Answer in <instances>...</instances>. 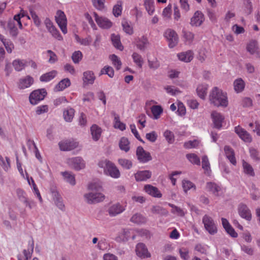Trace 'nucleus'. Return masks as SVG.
<instances>
[{"label":"nucleus","mask_w":260,"mask_h":260,"mask_svg":"<svg viewBox=\"0 0 260 260\" xmlns=\"http://www.w3.org/2000/svg\"><path fill=\"white\" fill-rule=\"evenodd\" d=\"M88 189L92 191L84 196L87 203L95 204L103 202L105 200V195L100 192L103 190L101 182L98 181L90 183L88 185Z\"/></svg>","instance_id":"nucleus-1"},{"label":"nucleus","mask_w":260,"mask_h":260,"mask_svg":"<svg viewBox=\"0 0 260 260\" xmlns=\"http://www.w3.org/2000/svg\"><path fill=\"white\" fill-rule=\"evenodd\" d=\"M209 100L211 103L216 107H226L228 106L226 93L217 87H214L211 90Z\"/></svg>","instance_id":"nucleus-2"},{"label":"nucleus","mask_w":260,"mask_h":260,"mask_svg":"<svg viewBox=\"0 0 260 260\" xmlns=\"http://www.w3.org/2000/svg\"><path fill=\"white\" fill-rule=\"evenodd\" d=\"M98 165L100 167L104 168V172L106 175L114 178H118L120 177V173L119 170L110 160L106 159L101 160Z\"/></svg>","instance_id":"nucleus-3"},{"label":"nucleus","mask_w":260,"mask_h":260,"mask_svg":"<svg viewBox=\"0 0 260 260\" xmlns=\"http://www.w3.org/2000/svg\"><path fill=\"white\" fill-rule=\"evenodd\" d=\"M47 95L46 90L43 88L33 91L29 95V100L31 105L38 104L43 100Z\"/></svg>","instance_id":"nucleus-4"},{"label":"nucleus","mask_w":260,"mask_h":260,"mask_svg":"<svg viewBox=\"0 0 260 260\" xmlns=\"http://www.w3.org/2000/svg\"><path fill=\"white\" fill-rule=\"evenodd\" d=\"M169 43V47L172 48L176 46L179 42V38L176 32L171 28L167 29L164 35Z\"/></svg>","instance_id":"nucleus-5"},{"label":"nucleus","mask_w":260,"mask_h":260,"mask_svg":"<svg viewBox=\"0 0 260 260\" xmlns=\"http://www.w3.org/2000/svg\"><path fill=\"white\" fill-rule=\"evenodd\" d=\"M205 229L211 235H214L217 232L216 225L212 218L208 215H205L202 219Z\"/></svg>","instance_id":"nucleus-6"},{"label":"nucleus","mask_w":260,"mask_h":260,"mask_svg":"<svg viewBox=\"0 0 260 260\" xmlns=\"http://www.w3.org/2000/svg\"><path fill=\"white\" fill-rule=\"evenodd\" d=\"M55 20L62 32L66 34L67 33V19L64 13L61 11L58 10L55 16Z\"/></svg>","instance_id":"nucleus-7"},{"label":"nucleus","mask_w":260,"mask_h":260,"mask_svg":"<svg viewBox=\"0 0 260 260\" xmlns=\"http://www.w3.org/2000/svg\"><path fill=\"white\" fill-rule=\"evenodd\" d=\"M67 163L70 167L78 171L84 169L85 167V162L81 157L68 158Z\"/></svg>","instance_id":"nucleus-8"},{"label":"nucleus","mask_w":260,"mask_h":260,"mask_svg":"<svg viewBox=\"0 0 260 260\" xmlns=\"http://www.w3.org/2000/svg\"><path fill=\"white\" fill-rule=\"evenodd\" d=\"M238 212L241 218L247 221H250L251 220V212L246 205L243 203L240 204L238 207Z\"/></svg>","instance_id":"nucleus-9"},{"label":"nucleus","mask_w":260,"mask_h":260,"mask_svg":"<svg viewBox=\"0 0 260 260\" xmlns=\"http://www.w3.org/2000/svg\"><path fill=\"white\" fill-rule=\"evenodd\" d=\"M93 15L95 21L99 27L104 29H108L112 27V22L108 18L103 17H99L95 12L93 13Z\"/></svg>","instance_id":"nucleus-10"},{"label":"nucleus","mask_w":260,"mask_h":260,"mask_svg":"<svg viewBox=\"0 0 260 260\" xmlns=\"http://www.w3.org/2000/svg\"><path fill=\"white\" fill-rule=\"evenodd\" d=\"M136 154L139 161L143 163L147 162L152 159L150 153L144 150L141 146H139L137 148Z\"/></svg>","instance_id":"nucleus-11"},{"label":"nucleus","mask_w":260,"mask_h":260,"mask_svg":"<svg viewBox=\"0 0 260 260\" xmlns=\"http://www.w3.org/2000/svg\"><path fill=\"white\" fill-rule=\"evenodd\" d=\"M58 145L61 150L70 151L77 147L78 143L73 140H66L60 142Z\"/></svg>","instance_id":"nucleus-12"},{"label":"nucleus","mask_w":260,"mask_h":260,"mask_svg":"<svg viewBox=\"0 0 260 260\" xmlns=\"http://www.w3.org/2000/svg\"><path fill=\"white\" fill-rule=\"evenodd\" d=\"M235 132L243 141L246 143H250L252 141V137L241 126L238 125L235 127Z\"/></svg>","instance_id":"nucleus-13"},{"label":"nucleus","mask_w":260,"mask_h":260,"mask_svg":"<svg viewBox=\"0 0 260 260\" xmlns=\"http://www.w3.org/2000/svg\"><path fill=\"white\" fill-rule=\"evenodd\" d=\"M125 207L121 205L119 203L111 205L108 209L107 212L111 217H114L122 213L125 210Z\"/></svg>","instance_id":"nucleus-14"},{"label":"nucleus","mask_w":260,"mask_h":260,"mask_svg":"<svg viewBox=\"0 0 260 260\" xmlns=\"http://www.w3.org/2000/svg\"><path fill=\"white\" fill-rule=\"evenodd\" d=\"M137 255L141 258H148L151 256L147 247L143 243H138L136 248Z\"/></svg>","instance_id":"nucleus-15"},{"label":"nucleus","mask_w":260,"mask_h":260,"mask_svg":"<svg viewBox=\"0 0 260 260\" xmlns=\"http://www.w3.org/2000/svg\"><path fill=\"white\" fill-rule=\"evenodd\" d=\"M204 21V16L200 11H197L194 13L191 19L190 24L192 26H199Z\"/></svg>","instance_id":"nucleus-16"},{"label":"nucleus","mask_w":260,"mask_h":260,"mask_svg":"<svg viewBox=\"0 0 260 260\" xmlns=\"http://www.w3.org/2000/svg\"><path fill=\"white\" fill-rule=\"evenodd\" d=\"M214 127L220 129L222 126V123L224 120V117L220 113L213 111L211 114Z\"/></svg>","instance_id":"nucleus-17"},{"label":"nucleus","mask_w":260,"mask_h":260,"mask_svg":"<svg viewBox=\"0 0 260 260\" xmlns=\"http://www.w3.org/2000/svg\"><path fill=\"white\" fill-rule=\"evenodd\" d=\"M151 175L152 173L150 171H140L135 174V177L137 181H144L150 178Z\"/></svg>","instance_id":"nucleus-18"},{"label":"nucleus","mask_w":260,"mask_h":260,"mask_svg":"<svg viewBox=\"0 0 260 260\" xmlns=\"http://www.w3.org/2000/svg\"><path fill=\"white\" fill-rule=\"evenodd\" d=\"M224 150L226 158L232 164L235 166L237 164V161L233 149L229 146H225L224 148Z\"/></svg>","instance_id":"nucleus-19"},{"label":"nucleus","mask_w":260,"mask_h":260,"mask_svg":"<svg viewBox=\"0 0 260 260\" xmlns=\"http://www.w3.org/2000/svg\"><path fill=\"white\" fill-rule=\"evenodd\" d=\"M33 83V78L30 76H26L19 80V87L21 89H25L30 87Z\"/></svg>","instance_id":"nucleus-20"},{"label":"nucleus","mask_w":260,"mask_h":260,"mask_svg":"<svg viewBox=\"0 0 260 260\" xmlns=\"http://www.w3.org/2000/svg\"><path fill=\"white\" fill-rule=\"evenodd\" d=\"M177 56L180 60L189 62L193 58V53L191 50H188L178 53Z\"/></svg>","instance_id":"nucleus-21"},{"label":"nucleus","mask_w":260,"mask_h":260,"mask_svg":"<svg viewBox=\"0 0 260 260\" xmlns=\"http://www.w3.org/2000/svg\"><path fill=\"white\" fill-rule=\"evenodd\" d=\"M144 190L147 193L154 197H161V193L156 187L153 186L151 185H146L144 186Z\"/></svg>","instance_id":"nucleus-22"},{"label":"nucleus","mask_w":260,"mask_h":260,"mask_svg":"<svg viewBox=\"0 0 260 260\" xmlns=\"http://www.w3.org/2000/svg\"><path fill=\"white\" fill-rule=\"evenodd\" d=\"M90 132L92 139L95 141H98L102 133L101 128L96 124H93L90 127Z\"/></svg>","instance_id":"nucleus-23"},{"label":"nucleus","mask_w":260,"mask_h":260,"mask_svg":"<svg viewBox=\"0 0 260 260\" xmlns=\"http://www.w3.org/2000/svg\"><path fill=\"white\" fill-rule=\"evenodd\" d=\"M208 85L207 84H199L196 91L198 95L202 99H204L207 95Z\"/></svg>","instance_id":"nucleus-24"},{"label":"nucleus","mask_w":260,"mask_h":260,"mask_svg":"<svg viewBox=\"0 0 260 260\" xmlns=\"http://www.w3.org/2000/svg\"><path fill=\"white\" fill-rule=\"evenodd\" d=\"M71 85V81L69 78H64L61 80L55 87V91H60L63 90L66 88Z\"/></svg>","instance_id":"nucleus-25"},{"label":"nucleus","mask_w":260,"mask_h":260,"mask_svg":"<svg viewBox=\"0 0 260 260\" xmlns=\"http://www.w3.org/2000/svg\"><path fill=\"white\" fill-rule=\"evenodd\" d=\"M182 38L185 43L186 44H191L193 42L194 38V34L186 30H182Z\"/></svg>","instance_id":"nucleus-26"},{"label":"nucleus","mask_w":260,"mask_h":260,"mask_svg":"<svg viewBox=\"0 0 260 260\" xmlns=\"http://www.w3.org/2000/svg\"><path fill=\"white\" fill-rule=\"evenodd\" d=\"M206 188L208 191H211L215 196H218L219 192L221 191L220 186L214 182H207Z\"/></svg>","instance_id":"nucleus-27"},{"label":"nucleus","mask_w":260,"mask_h":260,"mask_svg":"<svg viewBox=\"0 0 260 260\" xmlns=\"http://www.w3.org/2000/svg\"><path fill=\"white\" fill-rule=\"evenodd\" d=\"M148 44V40L147 37L145 36H142L136 41V45L140 50H144Z\"/></svg>","instance_id":"nucleus-28"},{"label":"nucleus","mask_w":260,"mask_h":260,"mask_svg":"<svg viewBox=\"0 0 260 260\" xmlns=\"http://www.w3.org/2000/svg\"><path fill=\"white\" fill-rule=\"evenodd\" d=\"M57 74V71L53 70L41 75L40 80L41 82H47L54 79Z\"/></svg>","instance_id":"nucleus-29"},{"label":"nucleus","mask_w":260,"mask_h":260,"mask_svg":"<svg viewBox=\"0 0 260 260\" xmlns=\"http://www.w3.org/2000/svg\"><path fill=\"white\" fill-rule=\"evenodd\" d=\"M258 49V43L254 40L250 41L246 46L247 51L252 55L254 54Z\"/></svg>","instance_id":"nucleus-30"},{"label":"nucleus","mask_w":260,"mask_h":260,"mask_svg":"<svg viewBox=\"0 0 260 260\" xmlns=\"http://www.w3.org/2000/svg\"><path fill=\"white\" fill-rule=\"evenodd\" d=\"M242 167L243 172L245 174L251 177H254L255 176V173L251 165L244 160L242 161Z\"/></svg>","instance_id":"nucleus-31"},{"label":"nucleus","mask_w":260,"mask_h":260,"mask_svg":"<svg viewBox=\"0 0 260 260\" xmlns=\"http://www.w3.org/2000/svg\"><path fill=\"white\" fill-rule=\"evenodd\" d=\"M28 11L35 25L38 27H40L41 24V21L35 12L33 7H29L28 8Z\"/></svg>","instance_id":"nucleus-32"},{"label":"nucleus","mask_w":260,"mask_h":260,"mask_svg":"<svg viewBox=\"0 0 260 260\" xmlns=\"http://www.w3.org/2000/svg\"><path fill=\"white\" fill-rule=\"evenodd\" d=\"M95 80L94 74L91 71H86L83 73V80L86 84H92Z\"/></svg>","instance_id":"nucleus-33"},{"label":"nucleus","mask_w":260,"mask_h":260,"mask_svg":"<svg viewBox=\"0 0 260 260\" xmlns=\"http://www.w3.org/2000/svg\"><path fill=\"white\" fill-rule=\"evenodd\" d=\"M130 237V231L127 229H123L119 232L118 236L116 237V240L118 242L125 241Z\"/></svg>","instance_id":"nucleus-34"},{"label":"nucleus","mask_w":260,"mask_h":260,"mask_svg":"<svg viewBox=\"0 0 260 260\" xmlns=\"http://www.w3.org/2000/svg\"><path fill=\"white\" fill-rule=\"evenodd\" d=\"M146 217L140 214L136 213L133 215L131 218V221L138 224H142L146 222Z\"/></svg>","instance_id":"nucleus-35"},{"label":"nucleus","mask_w":260,"mask_h":260,"mask_svg":"<svg viewBox=\"0 0 260 260\" xmlns=\"http://www.w3.org/2000/svg\"><path fill=\"white\" fill-rule=\"evenodd\" d=\"M245 82L241 78H238L234 82V89L237 93L242 92L245 87Z\"/></svg>","instance_id":"nucleus-36"},{"label":"nucleus","mask_w":260,"mask_h":260,"mask_svg":"<svg viewBox=\"0 0 260 260\" xmlns=\"http://www.w3.org/2000/svg\"><path fill=\"white\" fill-rule=\"evenodd\" d=\"M151 111L152 113L153 119H158L163 112V109L159 105H154L151 107Z\"/></svg>","instance_id":"nucleus-37"},{"label":"nucleus","mask_w":260,"mask_h":260,"mask_svg":"<svg viewBox=\"0 0 260 260\" xmlns=\"http://www.w3.org/2000/svg\"><path fill=\"white\" fill-rule=\"evenodd\" d=\"M144 6L146 10L150 15H152L155 11L154 0H145Z\"/></svg>","instance_id":"nucleus-38"},{"label":"nucleus","mask_w":260,"mask_h":260,"mask_svg":"<svg viewBox=\"0 0 260 260\" xmlns=\"http://www.w3.org/2000/svg\"><path fill=\"white\" fill-rule=\"evenodd\" d=\"M54 201L57 207L62 211L64 210L65 206L62 202V199L61 196L58 192H54L53 195Z\"/></svg>","instance_id":"nucleus-39"},{"label":"nucleus","mask_w":260,"mask_h":260,"mask_svg":"<svg viewBox=\"0 0 260 260\" xmlns=\"http://www.w3.org/2000/svg\"><path fill=\"white\" fill-rule=\"evenodd\" d=\"M111 39L112 44L115 48L121 51L123 49V46L121 43L120 37L118 35L112 34Z\"/></svg>","instance_id":"nucleus-40"},{"label":"nucleus","mask_w":260,"mask_h":260,"mask_svg":"<svg viewBox=\"0 0 260 260\" xmlns=\"http://www.w3.org/2000/svg\"><path fill=\"white\" fill-rule=\"evenodd\" d=\"M0 40L3 42L8 53H11L14 49V45L12 42L5 39L2 35H0Z\"/></svg>","instance_id":"nucleus-41"},{"label":"nucleus","mask_w":260,"mask_h":260,"mask_svg":"<svg viewBox=\"0 0 260 260\" xmlns=\"http://www.w3.org/2000/svg\"><path fill=\"white\" fill-rule=\"evenodd\" d=\"M202 168L205 171V173L209 175L211 170L210 169V165L207 155H204L202 157Z\"/></svg>","instance_id":"nucleus-42"},{"label":"nucleus","mask_w":260,"mask_h":260,"mask_svg":"<svg viewBox=\"0 0 260 260\" xmlns=\"http://www.w3.org/2000/svg\"><path fill=\"white\" fill-rule=\"evenodd\" d=\"M123 3L121 1H118L117 4L113 8V14L116 17H118L121 15L122 10Z\"/></svg>","instance_id":"nucleus-43"},{"label":"nucleus","mask_w":260,"mask_h":260,"mask_svg":"<svg viewBox=\"0 0 260 260\" xmlns=\"http://www.w3.org/2000/svg\"><path fill=\"white\" fill-rule=\"evenodd\" d=\"M119 146L121 150L126 152H128L130 148L129 142L128 139L125 137L121 138L119 143Z\"/></svg>","instance_id":"nucleus-44"},{"label":"nucleus","mask_w":260,"mask_h":260,"mask_svg":"<svg viewBox=\"0 0 260 260\" xmlns=\"http://www.w3.org/2000/svg\"><path fill=\"white\" fill-rule=\"evenodd\" d=\"M0 166L5 171H8L11 168L10 160L9 158L8 157L4 158L0 155Z\"/></svg>","instance_id":"nucleus-45"},{"label":"nucleus","mask_w":260,"mask_h":260,"mask_svg":"<svg viewBox=\"0 0 260 260\" xmlns=\"http://www.w3.org/2000/svg\"><path fill=\"white\" fill-rule=\"evenodd\" d=\"M7 27L11 36L15 37L17 35L18 29L14 20H10L8 22Z\"/></svg>","instance_id":"nucleus-46"},{"label":"nucleus","mask_w":260,"mask_h":260,"mask_svg":"<svg viewBox=\"0 0 260 260\" xmlns=\"http://www.w3.org/2000/svg\"><path fill=\"white\" fill-rule=\"evenodd\" d=\"M75 38L76 41L81 45L89 46L92 42V39L90 36L85 38H81L78 35H75Z\"/></svg>","instance_id":"nucleus-47"},{"label":"nucleus","mask_w":260,"mask_h":260,"mask_svg":"<svg viewBox=\"0 0 260 260\" xmlns=\"http://www.w3.org/2000/svg\"><path fill=\"white\" fill-rule=\"evenodd\" d=\"M75 110L73 108H67L63 111L64 119L66 121L71 122L74 116Z\"/></svg>","instance_id":"nucleus-48"},{"label":"nucleus","mask_w":260,"mask_h":260,"mask_svg":"<svg viewBox=\"0 0 260 260\" xmlns=\"http://www.w3.org/2000/svg\"><path fill=\"white\" fill-rule=\"evenodd\" d=\"M26 61L20 59H16L13 62V66L17 71L22 70L26 66Z\"/></svg>","instance_id":"nucleus-49"},{"label":"nucleus","mask_w":260,"mask_h":260,"mask_svg":"<svg viewBox=\"0 0 260 260\" xmlns=\"http://www.w3.org/2000/svg\"><path fill=\"white\" fill-rule=\"evenodd\" d=\"M29 245L30 246V248H29L27 250L24 249L23 251L24 260H28L29 259H30L31 257L32 253L34 251V241L32 240L31 241H30L29 242Z\"/></svg>","instance_id":"nucleus-50"},{"label":"nucleus","mask_w":260,"mask_h":260,"mask_svg":"<svg viewBox=\"0 0 260 260\" xmlns=\"http://www.w3.org/2000/svg\"><path fill=\"white\" fill-rule=\"evenodd\" d=\"M186 156L191 164L198 166L200 165V159L197 154L194 153H189L187 154Z\"/></svg>","instance_id":"nucleus-51"},{"label":"nucleus","mask_w":260,"mask_h":260,"mask_svg":"<svg viewBox=\"0 0 260 260\" xmlns=\"http://www.w3.org/2000/svg\"><path fill=\"white\" fill-rule=\"evenodd\" d=\"M182 187L186 193L190 189L192 188L194 190L196 189V185L192 182L187 180L182 181Z\"/></svg>","instance_id":"nucleus-52"},{"label":"nucleus","mask_w":260,"mask_h":260,"mask_svg":"<svg viewBox=\"0 0 260 260\" xmlns=\"http://www.w3.org/2000/svg\"><path fill=\"white\" fill-rule=\"evenodd\" d=\"M62 175L64 177V179L70 183L71 185H74L76 183L75 176L71 172H64L62 173Z\"/></svg>","instance_id":"nucleus-53"},{"label":"nucleus","mask_w":260,"mask_h":260,"mask_svg":"<svg viewBox=\"0 0 260 260\" xmlns=\"http://www.w3.org/2000/svg\"><path fill=\"white\" fill-rule=\"evenodd\" d=\"M132 58L134 62L141 68L143 63V59L141 55L137 52H134L132 55Z\"/></svg>","instance_id":"nucleus-54"},{"label":"nucleus","mask_w":260,"mask_h":260,"mask_svg":"<svg viewBox=\"0 0 260 260\" xmlns=\"http://www.w3.org/2000/svg\"><path fill=\"white\" fill-rule=\"evenodd\" d=\"M249 152L251 158L255 161H258L260 160L259 155V152L257 149L253 147H250L249 149Z\"/></svg>","instance_id":"nucleus-55"},{"label":"nucleus","mask_w":260,"mask_h":260,"mask_svg":"<svg viewBox=\"0 0 260 260\" xmlns=\"http://www.w3.org/2000/svg\"><path fill=\"white\" fill-rule=\"evenodd\" d=\"M110 58L112 61L113 66L116 68L117 70L120 69L121 67V62L118 56L115 54L110 55Z\"/></svg>","instance_id":"nucleus-56"},{"label":"nucleus","mask_w":260,"mask_h":260,"mask_svg":"<svg viewBox=\"0 0 260 260\" xmlns=\"http://www.w3.org/2000/svg\"><path fill=\"white\" fill-rule=\"evenodd\" d=\"M168 205L172 208L171 210L172 213L177 214L180 216H183L185 214L183 210L180 208L171 203H169Z\"/></svg>","instance_id":"nucleus-57"},{"label":"nucleus","mask_w":260,"mask_h":260,"mask_svg":"<svg viewBox=\"0 0 260 260\" xmlns=\"http://www.w3.org/2000/svg\"><path fill=\"white\" fill-rule=\"evenodd\" d=\"M122 26L123 27V29L124 32L129 35H131L133 34V27L129 24V23L126 21L123 20L122 21Z\"/></svg>","instance_id":"nucleus-58"},{"label":"nucleus","mask_w":260,"mask_h":260,"mask_svg":"<svg viewBox=\"0 0 260 260\" xmlns=\"http://www.w3.org/2000/svg\"><path fill=\"white\" fill-rule=\"evenodd\" d=\"M101 74H107L110 78L113 77L114 71L113 69L110 66H105L101 71Z\"/></svg>","instance_id":"nucleus-59"},{"label":"nucleus","mask_w":260,"mask_h":260,"mask_svg":"<svg viewBox=\"0 0 260 260\" xmlns=\"http://www.w3.org/2000/svg\"><path fill=\"white\" fill-rule=\"evenodd\" d=\"M114 126L115 128H118L121 131L125 129L126 127L125 124L120 121V118L118 116H115Z\"/></svg>","instance_id":"nucleus-60"},{"label":"nucleus","mask_w":260,"mask_h":260,"mask_svg":"<svg viewBox=\"0 0 260 260\" xmlns=\"http://www.w3.org/2000/svg\"><path fill=\"white\" fill-rule=\"evenodd\" d=\"M200 142L197 140L189 141L184 144V147L186 149H191L197 148L199 145Z\"/></svg>","instance_id":"nucleus-61"},{"label":"nucleus","mask_w":260,"mask_h":260,"mask_svg":"<svg viewBox=\"0 0 260 260\" xmlns=\"http://www.w3.org/2000/svg\"><path fill=\"white\" fill-rule=\"evenodd\" d=\"M164 136L169 144H172L174 141V135L173 132L166 130L164 133Z\"/></svg>","instance_id":"nucleus-62"},{"label":"nucleus","mask_w":260,"mask_h":260,"mask_svg":"<svg viewBox=\"0 0 260 260\" xmlns=\"http://www.w3.org/2000/svg\"><path fill=\"white\" fill-rule=\"evenodd\" d=\"M83 55L80 51H75L72 56L73 61L75 63H78L82 59Z\"/></svg>","instance_id":"nucleus-63"},{"label":"nucleus","mask_w":260,"mask_h":260,"mask_svg":"<svg viewBox=\"0 0 260 260\" xmlns=\"http://www.w3.org/2000/svg\"><path fill=\"white\" fill-rule=\"evenodd\" d=\"M179 252L181 258L184 260H188L189 256V250L185 247H182L179 249Z\"/></svg>","instance_id":"nucleus-64"}]
</instances>
